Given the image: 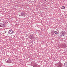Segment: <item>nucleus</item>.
I'll list each match as a JSON object with an SVG mask.
<instances>
[{"label":"nucleus","mask_w":67,"mask_h":67,"mask_svg":"<svg viewBox=\"0 0 67 67\" xmlns=\"http://www.w3.org/2000/svg\"><path fill=\"white\" fill-rule=\"evenodd\" d=\"M8 33L9 34L11 35L13 34V31L12 30H9L8 31Z\"/></svg>","instance_id":"f257e3e1"},{"label":"nucleus","mask_w":67,"mask_h":67,"mask_svg":"<svg viewBox=\"0 0 67 67\" xmlns=\"http://www.w3.org/2000/svg\"><path fill=\"white\" fill-rule=\"evenodd\" d=\"M7 60L8 63H11V60L10 59H7Z\"/></svg>","instance_id":"f03ea898"},{"label":"nucleus","mask_w":67,"mask_h":67,"mask_svg":"<svg viewBox=\"0 0 67 67\" xmlns=\"http://www.w3.org/2000/svg\"><path fill=\"white\" fill-rule=\"evenodd\" d=\"M1 27H5V25L4 24L2 23H1Z\"/></svg>","instance_id":"7ed1b4c3"},{"label":"nucleus","mask_w":67,"mask_h":67,"mask_svg":"<svg viewBox=\"0 0 67 67\" xmlns=\"http://www.w3.org/2000/svg\"><path fill=\"white\" fill-rule=\"evenodd\" d=\"M66 34V33L64 31L62 33V35H63V36H64L65 35V34Z\"/></svg>","instance_id":"20e7f679"},{"label":"nucleus","mask_w":67,"mask_h":67,"mask_svg":"<svg viewBox=\"0 0 67 67\" xmlns=\"http://www.w3.org/2000/svg\"><path fill=\"white\" fill-rule=\"evenodd\" d=\"M22 15L23 16H25V14L24 13H22Z\"/></svg>","instance_id":"39448f33"},{"label":"nucleus","mask_w":67,"mask_h":67,"mask_svg":"<svg viewBox=\"0 0 67 67\" xmlns=\"http://www.w3.org/2000/svg\"><path fill=\"white\" fill-rule=\"evenodd\" d=\"M30 38L31 39H32V38H33V36H32V35H30Z\"/></svg>","instance_id":"423d86ee"},{"label":"nucleus","mask_w":67,"mask_h":67,"mask_svg":"<svg viewBox=\"0 0 67 67\" xmlns=\"http://www.w3.org/2000/svg\"><path fill=\"white\" fill-rule=\"evenodd\" d=\"M62 9H65V7L64 6H63L62 7Z\"/></svg>","instance_id":"0eeeda50"},{"label":"nucleus","mask_w":67,"mask_h":67,"mask_svg":"<svg viewBox=\"0 0 67 67\" xmlns=\"http://www.w3.org/2000/svg\"><path fill=\"white\" fill-rule=\"evenodd\" d=\"M54 32L55 34H57L58 33V32H57V31H55Z\"/></svg>","instance_id":"6e6552de"},{"label":"nucleus","mask_w":67,"mask_h":67,"mask_svg":"<svg viewBox=\"0 0 67 67\" xmlns=\"http://www.w3.org/2000/svg\"><path fill=\"white\" fill-rule=\"evenodd\" d=\"M66 65H67V63H64V65L65 66H66Z\"/></svg>","instance_id":"1a4fd4ad"},{"label":"nucleus","mask_w":67,"mask_h":67,"mask_svg":"<svg viewBox=\"0 0 67 67\" xmlns=\"http://www.w3.org/2000/svg\"><path fill=\"white\" fill-rule=\"evenodd\" d=\"M59 67H62V65H61L60 64L59 65Z\"/></svg>","instance_id":"9d476101"},{"label":"nucleus","mask_w":67,"mask_h":67,"mask_svg":"<svg viewBox=\"0 0 67 67\" xmlns=\"http://www.w3.org/2000/svg\"><path fill=\"white\" fill-rule=\"evenodd\" d=\"M35 67H34H34H38V66H37V65H35Z\"/></svg>","instance_id":"9b49d317"},{"label":"nucleus","mask_w":67,"mask_h":67,"mask_svg":"<svg viewBox=\"0 0 67 67\" xmlns=\"http://www.w3.org/2000/svg\"><path fill=\"white\" fill-rule=\"evenodd\" d=\"M66 67H67V63L66 64Z\"/></svg>","instance_id":"f8f14e48"},{"label":"nucleus","mask_w":67,"mask_h":67,"mask_svg":"<svg viewBox=\"0 0 67 67\" xmlns=\"http://www.w3.org/2000/svg\"><path fill=\"white\" fill-rule=\"evenodd\" d=\"M0 26H1V24H0Z\"/></svg>","instance_id":"ddd939ff"},{"label":"nucleus","mask_w":67,"mask_h":67,"mask_svg":"<svg viewBox=\"0 0 67 67\" xmlns=\"http://www.w3.org/2000/svg\"><path fill=\"white\" fill-rule=\"evenodd\" d=\"M40 12V13H41V12Z\"/></svg>","instance_id":"4468645a"}]
</instances>
